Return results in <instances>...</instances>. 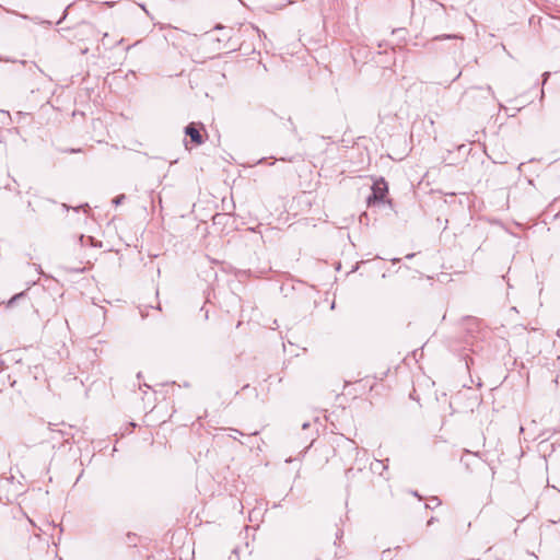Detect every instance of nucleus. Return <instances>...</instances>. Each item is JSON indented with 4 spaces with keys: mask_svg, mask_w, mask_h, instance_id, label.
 Here are the masks:
<instances>
[{
    "mask_svg": "<svg viewBox=\"0 0 560 560\" xmlns=\"http://www.w3.org/2000/svg\"><path fill=\"white\" fill-rule=\"evenodd\" d=\"M499 106H500V109L508 110V108L503 104H499Z\"/></svg>",
    "mask_w": 560,
    "mask_h": 560,
    "instance_id": "2eb2a0df",
    "label": "nucleus"
},
{
    "mask_svg": "<svg viewBox=\"0 0 560 560\" xmlns=\"http://www.w3.org/2000/svg\"><path fill=\"white\" fill-rule=\"evenodd\" d=\"M51 431L52 432H57L58 434H60L65 442H69V433H66V432H63L61 430L55 431L54 429H51Z\"/></svg>",
    "mask_w": 560,
    "mask_h": 560,
    "instance_id": "1a4fd4ad",
    "label": "nucleus"
},
{
    "mask_svg": "<svg viewBox=\"0 0 560 560\" xmlns=\"http://www.w3.org/2000/svg\"><path fill=\"white\" fill-rule=\"evenodd\" d=\"M544 75H545V80H544V83H545V82L547 81V78H548L549 73H548V72H545V74H544Z\"/></svg>",
    "mask_w": 560,
    "mask_h": 560,
    "instance_id": "dca6fc26",
    "label": "nucleus"
},
{
    "mask_svg": "<svg viewBox=\"0 0 560 560\" xmlns=\"http://www.w3.org/2000/svg\"><path fill=\"white\" fill-rule=\"evenodd\" d=\"M415 497H418L419 499H421V497L418 494V492H412Z\"/></svg>",
    "mask_w": 560,
    "mask_h": 560,
    "instance_id": "a211bd4d",
    "label": "nucleus"
},
{
    "mask_svg": "<svg viewBox=\"0 0 560 560\" xmlns=\"http://www.w3.org/2000/svg\"><path fill=\"white\" fill-rule=\"evenodd\" d=\"M435 522H436V518H435V517H431V518L428 521L427 525H428V526H431V525H432V524H434Z\"/></svg>",
    "mask_w": 560,
    "mask_h": 560,
    "instance_id": "f8f14e48",
    "label": "nucleus"
},
{
    "mask_svg": "<svg viewBox=\"0 0 560 560\" xmlns=\"http://www.w3.org/2000/svg\"><path fill=\"white\" fill-rule=\"evenodd\" d=\"M443 39H463L462 37L457 36V35H438L435 37L432 38V42H439V40H443Z\"/></svg>",
    "mask_w": 560,
    "mask_h": 560,
    "instance_id": "39448f33",
    "label": "nucleus"
},
{
    "mask_svg": "<svg viewBox=\"0 0 560 560\" xmlns=\"http://www.w3.org/2000/svg\"><path fill=\"white\" fill-rule=\"evenodd\" d=\"M387 467L385 466L383 460L375 459L373 463H371V470L374 472H378L380 475H383V470H385Z\"/></svg>",
    "mask_w": 560,
    "mask_h": 560,
    "instance_id": "7ed1b4c3",
    "label": "nucleus"
},
{
    "mask_svg": "<svg viewBox=\"0 0 560 560\" xmlns=\"http://www.w3.org/2000/svg\"><path fill=\"white\" fill-rule=\"evenodd\" d=\"M79 151H80V150H74V149H72L70 152H71V153H74V152H79Z\"/></svg>",
    "mask_w": 560,
    "mask_h": 560,
    "instance_id": "aec40b11",
    "label": "nucleus"
},
{
    "mask_svg": "<svg viewBox=\"0 0 560 560\" xmlns=\"http://www.w3.org/2000/svg\"><path fill=\"white\" fill-rule=\"evenodd\" d=\"M485 90H486L488 93H490V94L494 97V92H493V90H492V88H491L490 85H487V86L485 88Z\"/></svg>",
    "mask_w": 560,
    "mask_h": 560,
    "instance_id": "9b49d317",
    "label": "nucleus"
},
{
    "mask_svg": "<svg viewBox=\"0 0 560 560\" xmlns=\"http://www.w3.org/2000/svg\"><path fill=\"white\" fill-rule=\"evenodd\" d=\"M22 296H24V293H19V294H15L13 298H11V300L9 301V306L13 305L19 299H21Z\"/></svg>",
    "mask_w": 560,
    "mask_h": 560,
    "instance_id": "6e6552de",
    "label": "nucleus"
},
{
    "mask_svg": "<svg viewBox=\"0 0 560 560\" xmlns=\"http://www.w3.org/2000/svg\"><path fill=\"white\" fill-rule=\"evenodd\" d=\"M66 18V14L58 21V24H61V21Z\"/></svg>",
    "mask_w": 560,
    "mask_h": 560,
    "instance_id": "6ab92c4d",
    "label": "nucleus"
},
{
    "mask_svg": "<svg viewBox=\"0 0 560 560\" xmlns=\"http://www.w3.org/2000/svg\"><path fill=\"white\" fill-rule=\"evenodd\" d=\"M387 190V184L383 178L374 182L372 186V195L368 197V203L371 205L372 201H382L385 198Z\"/></svg>",
    "mask_w": 560,
    "mask_h": 560,
    "instance_id": "f257e3e1",
    "label": "nucleus"
},
{
    "mask_svg": "<svg viewBox=\"0 0 560 560\" xmlns=\"http://www.w3.org/2000/svg\"><path fill=\"white\" fill-rule=\"evenodd\" d=\"M460 75H462V71H458V73L454 77V79L452 81L457 80Z\"/></svg>",
    "mask_w": 560,
    "mask_h": 560,
    "instance_id": "ddd939ff",
    "label": "nucleus"
},
{
    "mask_svg": "<svg viewBox=\"0 0 560 560\" xmlns=\"http://www.w3.org/2000/svg\"><path fill=\"white\" fill-rule=\"evenodd\" d=\"M424 47H427V48H429V49H433V47L431 46V43H427V44L424 45Z\"/></svg>",
    "mask_w": 560,
    "mask_h": 560,
    "instance_id": "4468645a",
    "label": "nucleus"
},
{
    "mask_svg": "<svg viewBox=\"0 0 560 560\" xmlns=\"http://www.w3.org/2000/svg\"><path fill=\"white\" fill-rule=\"evenodd\" d=\"M229 431L231 432L229 436L234 440H237L238 436L243 435V433L236 429H229Z\"/></svg>",
    "mask_w": 560,
    "mask_h": 560,
    "instance_id": "423d86ee",
    "label": "nucleus"
},
{
    "mask_svg": "<svg viewBox=\"0 0 560 560\" xmlns=\"http://www.w3.org/2000/svg\"><path fill=\"white\" fill-rule=\"evenodd\" d=\"M230 560H238V550H237V548L233 549L232 556L230 557Z\"/></svg>",
    "mask_w": 560,
    "mask_h": 560,
    "instance_id": "9d476101",
    "label": "nucleus"
},
{
    "mask_svg": "<svg viewBox=\"0 0 560 560\" xmlns=\"http://www.w3.org/2000/svg\"><path fill=\"white\" fill-rule=\"evenodd\" d=\"M441 500L438 497H433L429 500V502L425 504L427 509H434L441 505Z\"/></svg>",
    "mask_w": 560,
    "mask_h": 560,
    "instance_id": "20e7f679",
    "label": "nucleus"
},
{
    "mask_svg": "<svg viewBox=\"0 0 560 560\" xmlns=\"http://www.w3.org/2000/svg\"><path fill=\"white\" fill-rule=\"evenodd\" d=\"M185 133H186V136H188L190 138L191 142L196 143L197 145H200L203 143V138L194 122L189 124L185 128Z\"/></svg>",
    "mask_w": 560,
    "mask_h": 560,
    "instance_id": "f03ea898",
    "label": "nucleus"
},
{
    "mask_svg": "<svg viewBox=\"0 0 560 560\" xmlns=\"http://www.w3.org/2000/svg\"><path fill=\"white\" fill-rule=\"evenodd\" d=\"M302 428H303V429L308 428V423H303V424H302Z\"/></svg>",
    "mask_w": 560,
    "mask_h": 560,
    "instance_id": "f3484780",
    "label": "nucleus"
},
{
    "mask_svg": "<svg viewBox=\"0 0 560 560\" xmlns=\"http://www.w3.org/2000/svg\"><path fill=\"white\" fill-rule=\"evenodd\" d=\"M126 199V196L125 195H119L117 196L113 202L114 205L118 206V205H121L124 202V200Z\"/></svg>",
    "mask_w": 560,
    "mask_h": 560,
    "instance_id": "0eeeda50",
    "label": "nucleus"
}]
</instances>
